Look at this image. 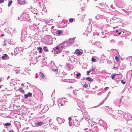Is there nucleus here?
I'll return each instance as SVG.
<instances>
[{
    "label": "nucleus",
    "mask_w": 132,
    "mask_h": 132,
    "mask_svg": "<svg viewBox=\"0 0 132 132\" xmlns=\"http://www.w3.org/2000/svg\"><path fill=\"white\" fill-rule=\"evenodd\" d=\"M121 82L123 84H125L126 82H125L123 81L122 80Z\"/></svg>",
    "instance_id": "28"
},
{
    "label": "nucleus",
    "mask_w": 132,
    "mask_h": 132,
    "mask_svg": "<svg viewBox=\"0 0 132 132\" xmlns=\"http://www.w3.org/2000/svg\"><path fill=\"white\" fill-rule=\"evenodd\" d=\"M63 30H58L56 32V34L58 35L59 36L63 33Z\"/></svg>",
    "instance_id": "6"
},
{
    "label": "nucleus",
    "mask_w": 132,
    "mask_h": 132,
    "mask_svg": "<svg viewBox=\"0 0 132 132\" xmlns=\"http://www.w3.org/2000/svg\"><path fill=\"white\" fill-rule=\"evenodd\" d=\"M86 79L87 80L89 81V82H91L93 81V79L89 77H87Z\"/></svg>",
    "instance_id": "12"
},
{
    "label": "nucleus",
    "mask_w": 132,
    "mask_h": 132,
    "mask_svg": "<svg viewBox=\"0 0 132 132\" xmlns=\"http://www.w3.org/2000/svg\"><path fill=\"white\" fill-rule=\"evenodd\" d=\"M74 38H71L69 40V43H72L74 42Z\"/></svg>",
    "instance_id": "8"
},
{
    "label": "nucleus",
    "mask_w": 132,
    "mask_h": 132,
    "mask_svg": "<svg viewBox=\"0 0 132 132\" xmlns=\"http://www.w3.org/2000/svg\"><path fill=\"white\" fill-rule=\"evenodd\" d=\"M115 59L117 61H118L119 60V57L117 56H116L115 57Z\"/></svg>",
    "instance_id": "18"
},
{
    "label": "nucleus",
    "mask_w": 132,
    "mask_h": 132,
    "mask_svg": "<svg viewBox=\"0 0 132 132\" xmlns=\"http://www.w3.org/2000/svg\"><path fill=\"white\" fill-rule=\"evenodd\" d=\"M23 85H24V84H21V85L22 86H23Z\"/></svg>",
    "instance_id": "37"
},
{
    "label": "nucleus",
    "mask_w": 132,
    "mask_h": 132,
    "mask_svg": "<svg viewBox=\"0 0 132 132\" xmlns=\"http://www.w3.org/2000/svg\"><path fill=\"white\" fill-rule=\"evenodd\" d=\"M4 35V34H2L1 35V37H2Z\"/></svg>",
    "instance_id": "35"
},
{
    "label": "nucleus",
    "mask_w": 132,
    "mask_h": 132,
    "mask_svg": "<svg viewBox=\"0 0 132 132\" xmlns=\"http://www.w3.org/2000/svg\"><path fill=\"white\" fill-rule=\"evenodd\" d=\"M91 72V71H87V75H88L89 74V73Z\"/></svg>",
    "instance_id": "24"
},
{
    "label": "nucleus",
    "mask_w": 132,
    "mask_h": 132,
    "mask_svg": "<svg viewBox=\"0 0 132 132\" xmlns=\"http://www.w3.org/2000/svg\"><path fill=\"white\" fill-rule=\"evenodd\" d=\"M2 87V85H0V88H1Z\"/></svg>",
    "instance_id": "39"
},
{
    "label": "nucleus",
    "mask_w": 132,
    "mask_h": 132,
    "mask_svg": "<svg viewBox=\"0 0 132 132\" xmlns=\"http://www.w3.org/2000/svg\"><path fill=\"white\" fill-rule=\"evenodd\" d=\"M13 1L12 0L10 1L8 3V7H9L11 5V4L12 3Z\"/></svg>",
    "instance_id": "15"
},
{
    "label": "nucleus",
    "mask_w": 132,
    "mask_h": 132,
    "mask_svg": "<svg viewBox=\"0 0 132 132\" xmlns=\"http://www.w3.org/2000/svg\"><path fill=\"white\" fill-rule=\"evenodd\" d=\"M4 2V1L3 0H0V4L3 3Z\"/></svg>",
    "instance_id": "26"
},
{
    "label": "nucleus",
    "mask_w": 132,
    "mask_h": 132,
    "mask_svg": "<svg viewBox=\"0 0 132 132\" xmlns=\"http://www.w3.org/2000/svg\"><path fill=\"white\" fill-rule=\"evenodd\" d=\"M104 103V102L103 101H102L101 102H100V104H99V105H98V106H99L101 105H102V104H103V103Z\"/></svg>",
    "instance_id": "23"
},
{
    "label": "nucleus",
    "mask_w": 132,
    "mask_h": 132,
    "mask_svg": "<svg viewBox=\"0 0 132 132\" xmlns=\"http://www.w3.org/2000/svg\"><path fill=\"white\" fill-rule=\"evenodd\" d=\"M59 47H60V48H61L62 49V48H63V47L62 46H59Z\"/></svg>",
    "instance_id": "33"
},
{
    "label": "nucleus",
    "mask_w": 132,
    "mask_h": 132,
    "mask_svg": "<svg viewBox=\"0 0 132 132\" xmlns=\"http://www.w3.org/2000/svg\"><path fill=\"white\" fill-rule=\"evenodd\" d=\"M118 32V31L117 30H116V32Z\"/></svg>",
    "instance_id": "38"
},
{
    "label": "nucleus",
    "mask_w": 132,
    "mask_h": 132,
    "mask_svg": "<svg viewBox=\"0 0 132 132\" xmlns=\"http://www.w3.org/2000/svg\"><path fill=\"white\" fill-rule=\"evenodd\" d=\"M5 125L6 126H9L11 125V123H6L5 124Z\"/></svg>",
    "instance_id": "19"
},
{
    "label": "nucleus",
    "mask_w": 132,
    "mask_h": 132,
    "mask_svg": "<svg viewBox=\"0 0 132 132\" xmlns=\"http://www.w3.org/2000/svg\"><path fill=\"white\" fill-rule=\"evenodd\" d=\"M95 70V68H92V69L90 70L91 71H94V70Z\"/></svg>",
    "instance_id": "30"
},
{
    "label": "nucleus",
    "mask_w": 132,
    "mask_h": 132,
    "mask_svg": "<svg viewBox=\"0 0 132 132\" xmlns=\"http://www.w3.org/2000/svg\"><path fill=\"white\" fill-rule=\"evenodd\" d=\"M43 49L44 51L45 52H48V50L46 46H44Z\"/></svg>",
    "instance_id": "11"
},
{
    "label": "nucleus",
    "mask_w": 132,
    "mask_h": 132,
    "mask_svg": "<svg viewBox=\"0 0 132 132\" xmlns=\"http://www.w3.org/2000/svg\"><path fill=\"white\" fill-rule=\"evenodd\" d=\"M121 32H120L119 33H118V35H120L121 34Z\"/></svg>",
    "instance_id": "34"
},
{
    "label": "nucleus",
    "mask_w": 132,
    "mask_h": 132,
    "mask_svg": "<svg viewBox=\"0 0 132 132\" xmlns=\"http://www.w3.org/2000/svg\"><path fill=\"white\" fill-rule=\"evenodd\" d=\"M88 123H89V124L90 125H91V126H92L94 125V124H93L94 122H93V121H91V122H90L88 120Z\"/></svg>",
    "instance_id": "14"
},
{
    "label": "nucleus",
    "mask_w": 132,
    "mask_h": 132,
    "mask_svg": "<svg viewBox=\"0 0 132 132\" xmlns=\"http://www.w3.org/2000/svg\"><path fill=\"white\" fill-rule=\"evenodd\" d=\"M55 49L57 50H58L57 51V53H59L60 52L62 51V49H61V48H60V47H59V45H57L55 47Z\"/></svg>",
    "instance_id": "1"
},
{
    "label": "nucleus",
    "mask_w": 132,
    "mask_h": 132,
    "mask_svg": "<svg viewBox=\"0 0 132 132\" xmlns=\"http://www.w3.org/2000/svg\"><path fill=\"white\" fill-rule=\"evenodd\" d=\"M18 1V0H17V1Z\"/></svg>",
    "instance_id": "45"
},
{
    "label": "nucleus",
    "mask_w": 132,
    "mask_h": 132,
    "mask_svg": "<svg viewBox=\"0 0 132 132\" xmlns=\"http://www.w3.org/2000/svg\"><path fill=\"white\" fill-rule=\"evenodd\" d=\"M88 87V85L86 84H85L83 86V87L87 88Z\"/></svg>",
    "instance_id": "22"
},
{
    "label": "nucleus",
    "mask_w": 132,
    "mask_h": 132,
    "mask_svg": "<svg viewBox=\"0 0 132 132\" xmlns=\"http://www.w3.org/2000/svg\"><path fill=\"white\" fill-rule=\"evenodd\" d=\"M2 80V79H0V82H1V81Z\"/></svg>",
    "instance_id": "36"
},
{
    "label": "nucleus",
    "mask_w": 132,
    "mask_h": 132,
    "mask_svg": "<svg viewBox=\"0 0 132 132\" xmlns=\"http://www.w3.org/2000/svg\"><path fill=\"white\" fill-rule=\"evenodd\" d=\"M62 102V101H59L58 102V105L59 106L60 105L61 106H62L63 105V104L61 103Z\"/></svg>",
    "instance_id": "13"
},
{
    "label": "nucleus",
    "mask_w": 132,
    "mask_h": 132,
    "mask_svg": "<svg viewBox=\"0 0 132 132\" xmlns=\"http://www.w3.org/2000/svg\"><path fill=\"white\" fill-rule=\"evenodd\" d=\"M32 94L30 92L28 93L27 94L24 95V97L26 98H27L29 97Z\"/></svg>",
    "instance_id": "7"
},
{
    "label": "nucleus",
    "mask_w": 132,
    "mask_h": 132,
    "mask_svg": "<svg viewBox=\"0 0 132 132\" xmlns=\"http://www.w3.org/2000/svg\"><path fill=\"white\" fill-rule=\"evenodd\" d=\"M112 41V40H111V42H112V41Z\"/></svg>",
    "instance_id": "42"
},
{
    "label": "nucleus",
    "mask_w": 132,
    "mask_h": 132,
    "mask_svg": "<svg viewBox=\"0 0 132 132\" xmlns=\"http://www.w3.org/2000/svg\"><path fill=\"white\" fill-rule=\"evenodd\" d=\"M0 9H1L0 8Z\"/></svg>",
    "instance_id": "44"
},
{
    "label": "nucleus",
    "mask_w": 132,
    "mask_h": 132,
    "mask_svg": "<svg viewBox=\"0 0 132 132\" xmlns=\"http://www.w3.org/2000/svg\"><path fill=\"white\" fill-rule=\"evenodd\" d=\"M9 132H12L11 130H10L9 131Z\"/></svg>",
    "instance_id": "40"
},
{
    "label": "nucleus",
    "mask_w": 132,
    "mask_h": 132,
    "mask_svg": "<svg viewBox=\"0 0 132 132\" xmlns=\"http://www.w3.org/2000/svg\"><path fill=\"white\" fill-rule=\"evenodd\" d=\"M81 74L80 73H77L76 74V76L77 77H79V76Z\"/></svg>",
    "instance_id": "25"
},
{
    "label": "nucleus",
    "mask_w": 132,
    "mask_h": 132,
    "mask_svg": "<svg viewBox=\"0 0 132 132\" xmlns=\"http://www.w3.org/2000/svg\"><path fill=\"white\" fill-rule=\"evenodd\" d=\"M12 132H13V131H12Z\"/></svg>",
    "instance_id": "43"
},
{
    "label": "nucleus",
    "mask_w": 132,
    "mask_h": 132,
    "mask_svg": "<svg viewBox=\"0 0 132 132\" xmlns=\"http://www.w3.org/2000/svg\"><path fill=\"white\" fill-rule=\"evenodd\" d=\"M68 120H69V121H71V120H72L71 118V117H69V118Z\"/></svg>",
    "instance_id": "29"
},
{
    "label": "nucleus",
    "mask_w": 132,
    "mask_h": 132,
    "mask_svg": "<svg viewBox=\"0 0 132 132\" xmlns=\"http://www.w3.org/2000/svg\"><path fill=\"white\" fill-rule=\"evenodd\" d=\"M26 0H23L21 1V0H18L17 1L18 3L21 5H24L26 2Z\"/></svg>",
    "instance_id": "2"
},
{
    "label": "nucleus",
    "mask_w": 132,
    "mask_h": 132,
    "mask_svg": "<svg viewBox=\"0 0 132 132\" xmlns=\"http://www.w3.org/2000/svg\"><path fill=\"white\" fill-rule=\"evenodd\" d=\"M118 75V74H116V75Z\"/></svg>",
    "instance_id": "41"
},
{
    "label": "nucleus",
    "mask_w": 132,
    "mask_h": 132,
    "mask_svg": "<svg viewBox=\"0 0 132 132\" xmlns=\"http://www.w3.org/2000/svg\"><path fill=\"white\" fill-rule=\"evenodd\" d=\"M5 42V43L3 44V46H5L6 45V43H5V41L4 40V41Z\"/></svg>",
    "instance_id": "27"
},
{
    "label": "nucleus",
    "mask_w": 132,
    "mask_h": 132,
    "mask_svg": "<svg viewBox=\"0 0 132 132\" xmlns=\"http://www.w3.org/2000/svg\"><path fill=\"white\" fill-rule=\"evenodd\" d=\"M19 89V91H20L21 93L23 94H24L25 93L22 87H20Z\"/></svg>",
    "instance_id": "9"
},
{
    "label": "nucleus",
    "mask_w": 132,
    "mask_h": 132,
    "mask_svg": "<svg viewBox=\"0 0 132 132\" xmlns=\"http://www.w3.org/2000/svg\"><path fill=\"white\" fill-rule=\"evenodd\" d=\"M75 52L76 54L79 55H81L82 54L81 52L78 49L76 50Z\"/></svg>",
    "instance_id": "5"
},
{
    "label": "nucleus",
    "mask_w": 132,
    "mask_h": 132,
    "mask_svg": "<svg viewBox=\"0 0 132 132\" xmlns=\"http://www.w3.org/2000/svg\"><path fill=\"white\" fill-rule=\"evenodd\" d=\"M39 75L40 77L42 79L45 78V76L43 73L40 72L39 73Z\"/></svg>",
    "instance_id": "4"
},
{
    "label": "nucleus",
    "mask_w": 132,
    "mask_h": 132,
    "mask_svg": "<svg viewBox=\"0 0 132 132\" xmlns=\"http://www.w3.org/2000/svg\"><path fill=\"white\" fill-rule=\"evenodd\" d=\"M43 123V122L42 121L39 122L38 121L35 123V125L36 126H41Z\"/></svg>",
    "instance_id": "3"
},
{
    "label": "nucleus",
    "mask_w": 132,
    "mask_h": 132,
    "mask_svg": "<svg viewBox=\"0 0 132 132\" xmlns=\"http://www.w3.org/2000/svg\"><path fill=\"white\" fill-rule=\"evenodd\" d=\"M96 59L92 57L91 59V61H92L93 62H94L95 61Z\"/></svg>",
    "instance_id": "21"
},
{
    "label": "nucleus",
    "mask_w": 132,
    "mask_h": 132,
    "mask_svg": "<svg viewBox=\"0 0 132 132\" xmlns=\"http://www.w3.org/2000/svg\"><path fill=\"white\" fill-rule=\"evenodd\" d=\"M37 49L38 50H39V53H42V47H38L37 48Z\"/></svg>",
    "instance_id": "10"
},
{
    "label": "nucleus",
    "mask_w": 132,
    "mask_h": 132,
    "mask_svg": "<svg viewBox=\"0 0 132 132\" xmlns=\"http://www.w3.org/2000/svg\"><path fill=\"white\" fill-rule=\"evenodd\" d=\"M108 87H106L105 88H104V90H105L106 89H107L108 88Z\"/></svg>",
    "instance_id": "31"
},
{
    "label": "nucleus",
    "mask_w": 132,
    "mask_h": 132,
    "mask_svg": "<svg viewBox=\"0 0 132 132\" xmlns=\"http://www.w3.org/2000/svg\"><path fill=\"white\" fill-rule=\"evenodd\" d=\"M73 19L72 18H70L69 20V21L70 23H72L73 22Z\"/></svg>",
    "instance_id": "20"
},
{
    "label": "nucleus",
    "mask_w": 132,
    "mask_h": 132,
    "mask_svg": "<svg viewBox=\"0 0 132 132\" xmlns=\"http://www.w3.org/2000/svg\"><path fill=\"white\" fill-rule=\"evenodd\" d=\"M40 4H41V2H38V4H39V6L40 7Z\"/></svg>",
    "instance_id": "32"
},
{
    "label": "nucleus",
    "mask_w": 132,
    "mask_h": 132,
    "mask_svg": "<svg viewBox=\"0 0 132 132\" xmlns=\"http://www.w3.org/2000/svg\"><path fill=\"white\" fill-rule=\"evenodd\" d=\"M116 75V74L114 73V74H113L111 75V78L113 80L114 79V78L115 77V76Z\"/></svg>",
    "instance_id": "16"
},
{
    "label": "nucleus",
    "mask_w": 132,
    "mask_h": 132,
    "mask_svg": "<svg viewBox=\"0 0 132 132\" xmlns=\"http://www.w3.org/2000/svg\"><path fill=\"white\" fill-rule=\"evenodd\" d=\"M7 56V54H4V55L3 56H2V59H4L5 57H6Z\"/></svg>",
    "instance_id": "17"
}]
</instances>
